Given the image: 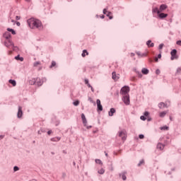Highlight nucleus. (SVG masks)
<instances>
[{
    "label": "nucleus",
    "mask_w": 181,
    "mask_h": 181,
    "mask_svg": "<svg viewBox=\"0 0 181 181\" xmlns=\"http://www.w3.org/2000/svg\"><path fill=\"white\" fill-rule=\"evenodd\" d=\"M101 18H102V19H104L105 16H102V17H101Z\"/></svg>",
    "instance_id": "nucleus-63"
},
{
    "label": "nucleus",
    "mask_w": 181,
    "mask_h": 181,
    "mask_svg": "<svg viewBox=\"0 0 181 181\" xmlns=\"http://www.w3.org/2000/svg\"><path fill=\"white\" fill-rule=\"evenodd\" d=\"M127 171H124L120 174H119V177H122V180H127Z\"/></svg>",
    "instance_id": "nucleus-10"
},
{
    "label": "nucleus",
    "mask_w": 181,
    "mask_h": 181,
    "mask_svg": "<svg viewBox=\"0 0 181 181\" xmlns=\"http://www.w3.org/2000/svg\"><path fill=\"white\" fill-rule=\"evenodd\" d=\"M141 73L143 74H148L149 70H148V69H146V68H143L141 70Z\"/></svg>",
    "instance_id": "nucleus-20"
},
{
    "label": "nucleus",
    "mask_w": 181,
    "mask_h": 181,
    "mask_svg": "<svg viewBox=\"0 0 181 181\" xmlns=\"http://www.w3.org/2000/svg\"><path fill=\"white\" fill-rule=\"evenodd\" d=\"M78 104H80V101H78V100L74 102V105H75V106L78 105Z\"/></svg>",
    "instance_id": "nucleus-35"
},
{
    "label": "nucleus",
    "mask_w": 181,
    "mask_h": 181,
    "mask_svg": "<svg viewBox=\"0 0 181 181\" xmlns=\"http://www.w3.org/2000/svg\"><path fill=\"white\" fill-rule=\"evenodd\" d=\"M8 83H10V84H12L13 87H15L16 86V81L15 80L10 79L8 81Z\"/></svg>",
    "instance_id": "nucleus-21"
},
{
    "label": "nucleus",
    "mask_w": 181,
    "mask_h": 181,
    "mask_svg": "<svg viewBox=\"0 0 181 181\" xmlns=\"http://www.w3.org/2000/svg\"><path fill=\"white\" fill-rule=\"evenodd\" d=\"M158 49L161 50V49H163V44H160L158 47Z\"/></svg>",
    "instance_id": "nucleus-40"
},
{
    "label": "nucleus",
    "mask_w": 181,
    "mask_h": 181,
    "mask_svg": "<svg viewBox=\"0 0 181 181\" xmlns=\"http://www.w3.org/2000/svg\"><path fill=\"white\" fill-rule=\"evenodd\" d=\"M176 53H177V51L176 49H173L171 51V60H175V59H177V57H176Z\"/></svg>",
    "instance_id": "nucleus-6"
},
{
    "label": "nucleus",
    "mask_w": 181,
    "mask_h": 181,
    "mask_svg": "<svg viewBox=\"0 0 181 181\" xmlns=\"http://www.w3.org/2000/svg\"><path fill=\"white\" fill-rule=\"evenodd\" d=\"M154 60H155L156 62H158V57H156Z\"/></svg>",
    "instance_id": "nucleus-52"
},
{
    "label": "nucleus",
    "mask_w": 181,
    "mask_h": 181,
    "mask_svg": "<svg viewBox=\"0 0 181 181\" xmlns=\"http://www.w3.org/2000/svg\"><path fill=\"white\" fill-rule=\"evenodd\" d=\"M139 138L140 139H144V136H139Z\"/></svg>",
    "instance_id": "nucleus-57"
},
{
    "label": "nucleus",
    "mask_w": 181,
    "mask_h": 181,
    "mask_svg": "<svg viewBox=\"0 0 181 181\" xmlns=\"http://www.w3.org/2000/svg\"><path fill=\"white\" fill-rule=\"evenodd\" d=\"M177 45L178 46H181V41L180 40L177 41Z\"/></svg>",
    "instance_id": "nucleus-44"
},
{
    "label": "nucleus",
    "mask_w": 181,
    "mask_h": 181,
    "mask_svg": "<svg viewBox=\"0 0 181 181\" xmlns=\"http://www.w3.org/2000/svg\"><path fill=\"white\" fill-rule=\"evenodd\" d=\"M16 60H20V62H23V57H21L19 55L15 57Z\"/></svg>",
    "instance_id": "nucleus-28"
},
{
    "label": "nucleus",
    "mask_w": 181,
    "mask_h": 181,
    "mask_svg": "<svg viewBox=\"0 0 181 181\" xmlns=\"http://www.w3.org/2000/svg\"><path fill=\"white\" fill-rule=\"evenodd\" d=\"M158 107L159 108H168V105H166V104H165L164 103H160L158 104Z\"/></svg>",
    "instance_id": "nucleus-19"
},
{
    "label": "nucleus",
    "mask_w": 181,
    "mask_h": 181,
    "mask_svg": "<svg viewBox=\"0 0 181 181\" xmlns=\"http://www.w3.org/2000/svg\"><path fill=\"white\" fill-rule=\"evenodd\" d=\"M139 136H144V135L143 134H139Z\"/></svg>",
    "instance_id": "nucleus-61"
},
{
    "label": "nucleus",
    "mask_w": 181,
    "mask_h": 181,
    "mask_svg": "<svg viewBox=\"0 0 181 181\" xmlns=\"http://www.w3.org/2000/svg\"><path fill=\"white\" fill-rule=\"evenodd\" d=\"M135 139V141H137V139H138V137H135V139Z\"/></svg>",
    "instance_id": "nucleus-62"
},
{
    "label": "nucleus",
    "mask_w": 181,
    "mask_h": 181,
    "mask_svg": "<svg viewBox=\"0 0 181 181\" xmlns=\"http://www.w3.org/2000/svg\"><path fill=\"white\" fill-rule=\"evenodd\" d=\"M114 114H115V109L111 108L110 110L109 111V117H112Z\"/></svg>",
    "instance_id": "nucleus-15"
},
{
    "label": "nucleus",
    "mask_w": 181,
    "mask_h": 181,
    "mask_svg": "<svg viewBox=\"0 0 181 181\" xmlns=\"http://www.w3.org/2000/svg\"><path fill=\"white\" fill-rule=\"evenodd\" d=\"M137 74L139 77H140V78L142 77V74H141L140 72H137Z\"/></svg>",
    "instance_id": "nucleus-46"
},
{
    "label": "nucleus",
    "mask_w": 181,
    "mask_h": 181,
    "mask_svg": "<svg viewBox=\"0 0 181 181\" xmlns=\"http://www.w3.org/2000/svg\"><path fill=\"white\" fill-rule=\"evenodd\" d=\"M164 146L162 144H158L157 145V149H160V151H162V149H163Z\"/></svg>",
    "instance_id": "nucleus-25"
},
{
    "label": "nucleus",
    "mask_w": 181,
    "mask_h": 181,
    "mask_svg": "<svg viewBox=\"0 0 181 181\" xmlns=\"http://www.w3.org/2000/svg\"><path fill=\"white\" fill-rule=\"evenodd\" d=\"M88 100L90 101V103H93V99L91 98H89Z\"/></svg>",
    "instance_id": "nucleus-54"
},
{
    "label": "nucleus",
    "mask_w": 181,
    "mask_h": 181,
    "mask_svg": "<svg viewBox=\"0 0 181 181\" xmlns=\"http://www.w3.org/2000/svg\"><path fill=\"white\" fill-rule=\"evenodd\" d=\"M122 140L124 142V141H127V136L122 137Z\"/></svg>",
    "instance_id": "nucleus-42"
},
{
    "label": "nucleus",
    "mask_w": 181,
    "mask_h": 181,
    "mask_svg": "<svg viewBox=\"0 0 181 181\" xmlns=\"http://www.w3.org/2000/svg\"><path fill=\"white\" fill-rule=\"evenodd\" d=\"M122 100L126 105H129V95H124Z\"/></svg>",
    "instance_id": "nucleus-5"
},
{
    "label": "nucleus",
    "mask_w": 181,
    "mask_h": 181,
    "mask_svg": "<svg viewBox=\"0 0 181 181\" xmlns=\"http://www.w3.org/2000/svg\"><path fill=\"white\" fill-rule=\"evenodd\" d=\"M161 57H162V54H159L158 55V59H160Z\"/></svg>",
    "instance_id": "nucleus-49"
},
{
    "label": "nucleus",
    "mask_w": 181,
    "mask_h": 181,
    "mask_svg": "<svg viewBox=\"0 0 181 181\" xmlns=\"http://www.w3.org/2000/svg\"><path fill=\"white\" fill-rule=\"evenodd\" d=\"M96 104L98 105V110L99 111H103V105H101V100H100V99L96 100Z\"/></svg>",
    "instance_id": "nucleus-7"
},
{
    "label": "nucleus",
    "mask_w": 181,
    "mask_h": 181,
    "mask_svg": "<svg viewBox=\"0 0 181 181\" xmlns=\"http://www.w3.org/2000/svg\"><path fill=\"white\" fill-rule=\"evenodd\" d=\"M166 114H168V112H162L160 113V117L161 118H163V117H165V115Z\"/></svg>",
    "instance_id": "nucleus-29"
},
{
    "label": "nucleus",
    "mask_w": 181,
    "mask_h": 181,
    "mask_svg": "<svg viewBox=\"0 0 181 181\" xmlns=\"http://www.w3.org/2000/svg\"><path fill=\"white\" fill-rule=\"evenodd\" d=\"M4 45L8 49H13V50H14L16 52V50H18V48L16 47H15V45H13V42H12V41L11 40H6L4 42Z\"/></svg>",
    "instance_id": "nucleus-2"
},
{
    "label": "nucleus",
    "mask_w": 181,
    "mask_h": 181,
    "mask_svg": "<svg viewBox=\"0 0 181 181\" xmlns=\"http://www.w3.org/2000/svg\"><path fill=\"white\" fill-rule=\"evenodd\" d=\"M60 139V137H52L51 139V141L52 142H59V140Z\"/></svg>",
    "instance_id": "nucleus-23"
},
{
    "label": "nucleus",
    "mask_w": 181,
    "mask_h": 181,
    "mask_svg": "<svg viewBox=\"0 0 181 181\" xmlns=\"http://www.w3.org/2000/svg\"><path fill=\"white\" fill-rule=\"evenodd\" d=\"M4 37L6 39V40H10L11 39V33L9 32H5V33L3 35Z\"/></svg>",
    "instance_id": "nucleus-9"
},
{
    "label": "nucleus",
    "mask_w": 181,
    "mask_h": 181,
    "mask_svg": "<svg viewBox=\"0 0 181 181\" xmlns=\"http://www.w3.org/2000/svg\"><path fill=\"white\" fill-rule=\"evenodd\" d=\"M146 45H147V46H148V47H153V46H154V44L152 42V41L151 40L147 41Z\"/></svg>",
    "instance_id": "nucleus-18"
},
{
    "label": "nucleus",
    "mask_w": 181,
    "mask_h": 181,
    "mask_svg": "<svg viewBox=\"0 0 181 181\" xmlns=\"http://www.w3.org/2000/svg\"><path fill=\"white\" fill-rule=\"evenodd\" d=\"M16 21H19V19H21V17H20V16H16Z\"/></svg>",
    "instance_id": "nucleus-47"
},
{
    "label": "nucleus",
    "mask_w": 181,
    "mask_h": 181,
    "mask_svg": "<svg viewBox=\"0 0 181 181\" xmlns=\"http://www.w3.org/2000/svg\"><path fill=\"white\" fill-rule=\"evenodd\" d=\"M98 173H99V175H104V173H105V170H104V168H101L98 171Z\"/></svg>",
    "instance_id": "nucleus-27"
},
{
    "label": "nucleus",
    "mask_w": 181,
    "mask_h": 181,
    "mask_svg": "<svg viewBox=\"0 0 181 181\" xmlns=\"http://www.w3.org/2000/svg\"><path fill=\"white\" fill-rule=\"evenodd\" d=\"M40 64V62H36L34 63V67H37Z\"/></svg>",
    "instance_id": "nucleus-33"
},
{
    "label": "nucleus",
    "mask_w": 181,
    "mask_h": 181,
    "mask_svg": "<svg viewBox=\"0 0 181 181\" xmlns=\"http://www.w3.org/2000/svg\"><path fill=\"white\" fill-rule=\"evenodd\" d=\"M81 119L83 121L84 127H86L88 129H90V128H91V126H87V119L86 118V115H84V113L81 114Z\"/></svg>",
    "instance_id": "nucleus-4"
},
{
    "label": "nucleus",
    "mask_w": 181,
    "mask_h": 181,
    "mask_svg": "<svg viewBox=\"0 0 181 181\" xmlns=\"http://www.w3.org/2000/svg\"><path fill=\"white\" fill-rule=\"evenodd\" d=\"M149 115V113L148 112H144V117H148Z\"/></svg>",
    "instance_id": "nucleus-45"
},
{
    "label": "nucleus",
    "mask_w": 181,
    "mask_h": 181,
    "mask_svg": "<svg viewBox=\"0 0 181 181\" xmlns=\"http://www.w3.org/2000/svg\"><path fill=\"white\" fill-rule=\"evenodd\" d=\"M7 32H8V33L11 32L12 35H16V32L12 28H7Z\"/></svg>",
    "instance_id": "nucleus-24"
},
{
    "label": "nucleus",
    "mask_w": 181,
    "mask_h": 181,
    "mask_svg": "<svg viewBox=\"0 0 181 181\" xmlns=\"http://www.w3.org/2000/svg\"><path fill=\"white\" fill-rule=\"evenodd\" d=\"M111 15H112V13L110 11H108L107 13L106 14V16L109 17V19H112L113 17Z\"/></svg>",
    "instance_id": "nucleus-30"
},
{
    "label": "nucleus",
    "mask_w": 181,
    "mask_h": 181,
    "mask_svg": "<svg viewBox=\"0 0 181 181\" xmlns=\"http://www.w3.org/2000/svg\"><path fill=\"white\" fill-rule=\"evenodd\" d=\"M86 56H88V52H87L86 49H84L82 53V57H86Z\"/></svg>",
    "instance_id": "nucleus-26"
},
{
    "label": "nucleus",
    "mask_w": 181,
    "mask_h": 181,
    "mask_svg": "<svg viewBox=\"0 0 181 181\" xmlns=\"http://www.w3.org/2000/svg\"><path fill=\"white\" fill-rule=\"evenodd\" d=\"M160 129H161L162 131H166V129H169V127L165 126V127H160Z\"/></svg>",
    "instance_id": "nucleus-32"
},
{
    "label": "nucleus",
    "mask_w": 181,
    "mask_h": 181,
    "mask_svg": "<svg viewBox=\"0 0 181 181\" xmlns=\"http://www.w3.org/2000/svg\"><path fill=\"white\" fill-rule=\"evenodd\" d=\"M181 72V67L177 69V73Z\"/></svg>",
    "instance_id": "nucleus-43"
},
{
    "label": "nucleus",
    "mask_w": 181,
    "mask_h": 181,
    "mask_svg": "<svg viewBox=\"0 0 181 181\" xmlns=\"http://www.w3.org/2000/svg\"><path fill=\"white\" fill-rule=\"evenodd\" d=\"M37 79L33 78L29 81V84H30L31 86H34V84H35L37 83Z\"/></svg>",
    "instance_id": "nucleus-14"
},
{
    "label": "nucleus",
    "mask_w": 181,
    "mask_h": 181,
    "mask_svg": "<svg viewBox=\"0 0 181 181\" xmlns=\"http://www.w3.org/2000/svg\"><path fill=\"white\" fill-rule=\"evenodd\" d=\"M131 56H135V54L132 53V54H131Z\"/></svg>",
    "instance_id": "nucleus-60"
},
{
    "label": "nucleus",
    "mask_w": 181,
    "mask_h": 181,
    "mask_svg": "<svg viewBox=\"0 0 181 181\" xmlns=\"http://www.w3.org/2000/svg\"><path fill=\"white\" fill-rule=\"evenodd\" d=\"M26 2H30V0H25Z\"/></svg>",
    "instance_id": "nucleus-59"
},
{
    "label": "nucleus",
    "mask_w": 181,
    "mask_h": 181,
    "mask_svg": "<svg viewBox=\"0 0 181 181\" xmlns=\"http://www.w3.org/2000/svg\"><path fill=\"white\" fill-rule=\"evenodd\" d=\"M28 26L31 29H42V22L40 21L31 18L28 20Z\"/></svg>",
    "instance_id": "nucleus-1"
},
{
    "label": "nucleus",
    "mask_w": 181,
    "mask_h": 181,
    "mask_svg": "<svg viewBox=\"0 0 181 181\" xmlns=\"http://www.w3.org/2000/svg\"><path fill=\"white\" fill-rule=\"evenodd\" d=\"M140 119L142 120V121H145L146 119V117H145V116H141Z\"/></svg>",
    "instance_id": "nucleus-37"
},
{
    "label": "nucleus",
    "mask_w": 181,
    "mask_h": 181,
    "mask_svg": "<svg viewBox=\"0 0 181 181\" xmlns=\"http://www.w3.org/2000/svg\"><path fill=\"white\" fill-rule=\"evenodd\" d=\"M85 84H87V85L89 84V83H88V79H86V80H85Z\"/></svg>",
    "instance_id": "nucleus-48"
},
{
    "label": "nucleus",
    "mask_w": 181,
    "mask_h": 181,
    "mask_svg": "<svg viewBox=\"0 0 181 181\" xmlns=\"http://www.w3.org/2000/svg\"><path fill=\"white\" fill-rule=\"evenodd\" d=\"M95 163H98L99 165H103V161L100 159H95Z\"/></svg>",
    "instance_id": "nucleus-31"
},
{
    "label": "nucleus",
    "mask_w": 181,
    "mask_h": 181,
    "mask_svg": "<svg viewBox=\"0 0 181 181\" xmlns=\"http://www.w3.org/2000/svg\"><path fill=\"white\" fill-rule=\"evenodd\" d=\"M144 163V160H141L139 163L138 166H141V165H142V163Z\"/></svg>",
    "instance_id": "nucleus-39"
},
{
    "label": "nucleus",
    "mask_w": 181,
    "mask_h": 181,
    "mask_svg": "<svg viewBox=\"0 0 181 181\" xmlns=\"http://www.w3.org/2000/svg\"><path fill=\"white\" fill-rule=\"evenodd\" d=\"M105 156H108V153H105Z\"/></svg>",
    "instance_id": "nucleus-64"
},
{
    "label": "nucleus",
    "mask_w": 181,
    "mask_h": 181,
    "mask_svg": "<svg viewBox=\"0 0 181 181\" xmlns=\"http://www.w3.org/2000/svg\"><path fill=\"white\" fill-rule=\"evenodd\" d=\"M48 135H50L52 134V130H49L47 132Z\"/></svg>",
    "instance_id": "nucleus-50"
},
{
    "label": "nucleus",
    "mask_w": 181,
    "mask_h": 181,
    "mask_svg": "<svg viewBox=\"0 0 181 181\" xmlns=\"http://www.w3.org/2000/svg\"><path fill=\"white\" fill-rule=\"evenodd\" d=\"M159 73H160V71L158 69V70H156V74H159Z\"/></svg>",
    "instance_id": "nucleus-55"
},
{
    "label": "nucleus",
    "mask_w": 181,
    "mask_h": 181,
    "mask_svg": "<svg viewBox=\"0 0 181 181\" xmlns=\"http://www.w3.org/2000/svg\"><path fill=\"white\" fill-rule=\"evenodd\" d=\"M112 78L115 81H117L119 78V76H117V74L115 72H112Z\"/></svg>",
    "instance_id": "nucleus-16"
},
{
    "label": "nucleus",
    "mask_w": 181,
    "mask_h": 181,
    "mask_svg": "<svg viewBox=\"0 0 181 181\" xmlns=\"http://www.w3.org/2000/svg\"><path fill=\"white\" fill-rule=\"evenodd\" d=\"M37 84V86H40L43 84V81H46V78H42V80H40V78H36Z\"/></svg>",
    "instance_id": "nucleus-11"
},
{
    "label": "nucleus",
    "mask_w": 181,
    "mask_h": 181,
    "mask_svg": "<svg viewBox=\"0 0 181 181\" xmlns=\"http://www.w3.org/2000/svg\"><path fill=\"white\" fill-rule=\"evenodd\" d=\"M13 170H14V172H18V170H19V167H18V166H14Z\"/></svg>",
    "instance_id": "nucleus-34"
},
{
    "label": "nucleus",
    "mask_w": 181,
    "mask_h": 181,
    "mask_svg": "<svg viewBox=\"0 0 181 181\" xmlns=\"http://www.w3.org/2000/svg\"><path fill=\"white\" fill-rule=\"evenodd\" d=\"M66 176H67L66 173H62V178L64 179L66 177Z\"/></svg>",
    "instance_id": "nucleus-41"
},
{
    "label": "nucleus",
    "mask_w": 181,
    "mask_h": 181,
    "mask_svg": "<svg viewBox=\"0 0 181 181\" xmlns=\"http://www.w3.org/2000/svg\"><path fill=\"white\" fill-rule=\"evenodd\" d=\"M22 115H23V112H22V107L19 106L17 117L18 118H22Z\"/></svg>",
    "instance_id": "nucleus-8"
},
{
    "label": "nucleus",
    "mask_w": 181,
    "mask_h": 181,
    "mask_svg": "<svg viewBox=\"0 0 181 181\" xmlns=\"http://www.w3.org/2000/svg\"><path fill=\"white\" fill-rule=\"evenodd\" d=\"M153 13H158V15H159V13H160V11L159 10V8H158V7L153 8Z\"/></svg>",
    "instance_id": "nucleus-22"
},
{
    "label": "nucleus",
    "mask_w": 181,
    "mask_h": 181,
    "mask_svg": "<svg viewBox=\"0 0 181 181\" xmlns=\"http://www.w3.org/2000/svg\"><path fill=\"white\" fill-rule=\"evenodd\" d=\"M128 93H129V87L128 86H124L123 88H122L121 90H120V93L122 94V95H129V94H128Z\"/></svg>",
    "instance_id": "nucleus-3"
},
{
    "label": "nucleus",
    "mask_w": 181,
    "mask_h": 181,
    "mask_svg": "<svg viewBox=\"0 0 181 181\" xmlns=\"http://www.w3.org/2000/svg\"><path fill=\"white\" fill-rule=\"evenodd\" d=\"M91 91H93V93H94V88H93V86L90 88Z\"/></svg>",
    "instance_id": "nucleus-56"
},
{
    "label": "nucleus",
    "mask_w": 181,
    "mask_h": 181,
    "mask_svg": "<svg viewBox=\"0 0 181 181\" xmlns=\"http://www.w3.org/2000/svg\"><path fill=\"white\" fill-rule=\"evenodd\" d=\"M165 9H168L167 5H165V4L160 5V8H159L160 13V12H163V11H165Z\"/></svg>",
    "instance_id": "nucleus-12"
},
{
    "label": "nucleus",
    "mask_w": 181,
    "mask_h": 181,
    "mask_svg": "<svg viewBox=\"0 0 181 181\" xmlns=\"http://www.w3.org/2000/svg\"><path fill=\"white\" fill-rule=\"evenodd\" d=\"M11 22L13 23H15V21L13 19H12Z\"/></svg>",
    "instance_id": "nucleus-58"
},
{
    "label": "nucleus",
    "mask_w": 181,
    "mask_h": 181,
    "mask_svg": "<svg viewBox=\"0 0 181 181\" xmlns=\"http://www.w3.org/2000/svg\"><path fill=\"white\" fill-rule=\"evenodd\" d=\"M119 136H127V131L122 130L121 132H119Z\"/></svg>",
    "instance_id": "nucleus-17"
},
{
    "label": "nucleus",
    "mask_w": 181,
    "mask_h": 181,
    "mask_svg": "<svg viewBox=\"0 0 181 181\" xmlns=\"http://www.w3.org/2000/svg\"><path fill=\"white\" fill-rule=\"evenodd\" d=\"M16 25H17V26H21V23L17 22V23H16Z\"/></svg>",
    "instance_id": "nucleus-53"
},
{
    "label": "nucleus",
    "mask_w": 181,
    "mask_h": 181,
    "mask_svg": "<svg viewBox=\"0 0 181 181\" xmlns=\"http://www.w3.org/2000/svg\"><path fill=\"white\" fill-rule=\"evenodd\" d=\"M103 13H104V15H107L108 13V11H107V8H105L103 10Z\"/></svg>",
    "instance_id": "nucleus-38"
},
{
    "label": "nucleus",
    "mask_w": 181,
    "mask_h": 181,
    "mask_svg": "<svg viewBox=\"0 0 181 181\" xmlns=\"http://www.w3.org/2000/svg\"><path fill=\"white\" fill-rule=\"evenodd\" d=\"M88 87H89V88H91L93 86H91V85L90 83L87 84Z\"/></svg>",
    "instance_id": "nucleus-51"
},
{
    "label": "nucleus",
    "mask_w": 181,
    "mask_h": 181,
    "mask_svg": "<svg viewBox=\"0 0 181 181\" xmlns=\"http://www.w3.org/2000/svg\"><path fill=\"white\" fill-rule=\"evenodd\" d=\"M167 16H168L167 13H158V18H160V19H165V18H167Z\"/></svg>",
    "instance_id": "nucleus-13"
},
{
    "label": "nucleus",
    "mask_w": 181,
    "mask_h": 181,
    "mask_svg": "<svg viewBox=\"0 0 181 181\" xmlns=\"http://www.w3.org/2000/svg\"><path fill=\"white\" fill-rule=\"evenodd\" d=\"M54 66H56V62L53 61L52 62V65L50 66V68L52 69V67H54Z\"/></svg>",
    "instance_id": "nucleus-36"
}]
</instances>
